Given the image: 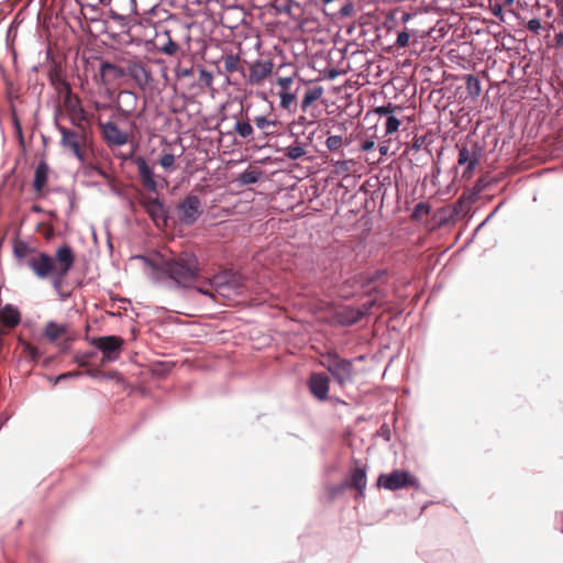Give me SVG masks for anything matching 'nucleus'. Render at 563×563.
Instances as JSON below:
<instances>
[{
	"label": "nucleus",
	"instance_id": "2",
	"mask_svg": "<svg viewBox=\"0 0 563 563\" xmlns=\"http://www.w3.org/2000/svg\"><path fill=\"white\" fill-rule=\"evenodd\" d=\"M152 268V277L158 283H173L177 287L188 288L199 276V263L191 253H183L174 257L158 256L146 260Z\"/></svg>",
	"mask_w": 563,
	"mask_h": 563
},
{
	"label": "nucleus",
	"instance_id": "30",
	"mask_svg": "<svg viewBox=\"0 0 563 563\" xmlns=\"http://www.w3.org/2000/svg\"><path fill=\"white\" fill-rule=\"evenodd\" d=\"M234 131L241 136V137H250L253 134V128L250 124L249 120L246 121H236L234 125Z\"/></svg>",
	"mask_w": 563,
	"mask_h": 563
},
{
	"label": "nucleus",
	"instance_id": "62",
	"mask_svg": "<svg viewBox=\"0 0 563 563\" xmlns=\"http://www.w3.org/2000/svg\"><path fill=\"white\" fill-rule=\"evenodd\" d=\"M558 2L563 3V0H558Z\"/></svg>",
	"mask_w": 563,
	"mask_h": 563
},
{
	"label": "nucleus",
	"instance_id": "39",
	"mask_svg": "<svg viewBox=\"0 0 563 563\" xmlns=\"http://www.w3.org/2000/svg\"><path fill=\"white\" fill-rule=\"evenodd\" d=\"M478 164L479 162H475V159H473V163L471 162V164H465L466 167L462 173V179L470 180L473 177L474 170L478 166Z\"/></svg>",
	"mask_w": 563,
	"mask_h": 563
},
{
	"label": "nucleus",
	"instance_id": "44",
	"mask_svg": "<svg viewBox=\"0 0 563 563\" xmlns=\"http://www.w3.org/2000/svg\"><path fill=\"white\" fill-rule=\"evenodd\" d=\"M410 35L408 32H400L396 40V45L399 47H406L409 44Z\"/></svg>",
	"mask_w": 563,
	"mask_h": 563
},
{
	"label": "nucleus",
	"instance_id": "61",
	"mask_svg": "<svg viewBox=\"0 0 563 563\" xmlns=\"http://www.w3.org/2000/svg\"><path fill=\"white\" fill-rule=\"evenodd\" d=\"M87 354L89 355V360H90L91 357H93V356H95V353H93V352H91V353H87Z\"/></svg>",
	"mask_w": 563,
	"mask_h": 563
},
{
	"label": "nucleus",
	"instance_id": "29",
	"mask_svg": "<svg viewBox=\"0 0 563 563\" xmlns=\"http://www.w3.org/2000/svg\"><path fill=\"white\" fill-rule=\"evenodd\" d=\"M285 156L289 159H299L306 155L305 148L300 144H294L284 150Z\"/></svg>",
	"mask_w": 563,
	"mask_h": 563
},
{
	"label": "nucleus",
	"instance_id": "37",
	"mask_svg": "<svg viewBox=\"0 0 563 563\" xmlns=\"http://www.w3.org/2000/svg\"><path fill=\"white\" fill-rule=\"evenodd\" d=\"M175 155L172 154V153H165L161 158H159V165L165 168V169H169V168H173L174 165H175Z\"/></svg>",
	"mask_w": 563,
	"mask_h": 563
},
{
	"label": "nucleus",
	"instance_id": "41",
	"mask_svg": "<svg viewBox=\"0 0 563 563\" xmlns=\"http://www.w3.org/2000/svg\"><path fill=\"white\" fill-rule=\"evenodd\" d=\"M349 488L347 485H345V482H343L340 485L332 486L329 488V495L331 499H334L336 496L344 493V490Z\"/></svg>",
	"mask_w": 563,
	"mask_h": 563
},
{
	"label": "nucleus",
	"instance_id": "35",
	"mask_svg": "<svg viewBox=\"0 0 563 563\" xmlns=\"http://www.w3.org/2000/svg\"><path fill=\"white\" fill-rule=\"evenodd\" d=\"M254 123L255 125L260 129V130H263V131H267V129L269 126H275L276 125V121L274 120H269L267 119L266 117L264 115H258L254 119ZM266 134H268L267 132H265Z\"/></svg>",
	"mask_w": 563,
	"mask_h": 563
},
{
	"label": "nucleus",
	"instance_id": "10",
	"mask_svg": "<svg viewBox=\"0 0 563 563\" xmlns=\"http://www.w3.org/2000/svg\"><path fill=\"white\" fill-rule=\"evenodd\" d=\"M139 201L156 227H165L167 224V211L161 199L141 194Z\"/></svg>",
	"mask_w": 563,
	"mask_h": 563
},
{
	"label": "nucleus",
	"instance_id": "36",
	"mask_svg": "<svg viewBox=\"0 0 563 563\" xmlns=\"http://www.w3.org/2000/svg\"><path fill=\"white\" fill-rule=\"evenodd\" d=\"M429 213H430V206L424 202H420L415 207L413 212H412V218L420 219L421 217L427 216Z\"/></svg>",
	"mask_w": 563,
	"mask_h": 563
},
{
	"label": "nucleus",
	"instance_id": "8",
	"mask_svg": "<svg viewBox=\"0 0 563 563\" xmlns=\"http://www.w3.org/2000/svg\"><path fill=\"white\" fill-rule=\"evenodd\" d=\"M377 486L388 490H398L408 487H418V479L408 471L394 470L389 474H380L377 478Z\"/></svg>",
	"mask_w": 563,
	"mask_h": 563
},
{
	"label": "nucleus",
	"instance_id": "17",
	"mask_svg": "<svg viewBox=\"0 0 563 563\" xmlns=\"http://www.w3.org/2000/svg\"><path fill=\"white\" fill-rule=\"evenodd\" d=\"M156 47L168 56H174L179 51V45L172 37V32L169 30H163L156 33L155 36Z\"/></svg>",
	"mask_w": 563,
	"mask_h": 563
},
{
	"label": "nucleus",
	"instance_id": "42",
	"mask_svg": "<svg viewBox=\"0 0 563 563\" xmlns=\"http://www.w3.org/2000/svg\"><path fill=\"white\" fill-rule=\"evenodd\" d=\"M338 173H349L351 170V161H338L334 163Z\"/></svg>",
	"mask_w": 563,
	"mask_h": 563
},
{
	"label": "nucleus",
	"instance_id": "24",
	"mask_svg": "<svg viewBox=\"0 0 563 563\" xmlns=\"http://www.w3.org/2000/svg\"><path fill=\"white\" fill-rule=\"evenodd\" d=\"M324 92L323 87L316 86L306 91L301 100V110L305 112L317 100H319Z\"/></svg>",
	"mask_w": 563,
	"mask_h": 563
},
{
	"label": "nucleus",
	"instance_id": "59",
	"mask_svg": "<svg viewBox=\"0 0 563 563\" xmlns=\"http://www.w3.org/2000/svg\"><path fill=\"white\" fill-rule=\"evenodd\" d=\"M91 2L89 3V5H96L98 3H103L104 0H90Z\"/></svg>",
	"mask_w": 563,
	"mask_h": 563
},
{
	"label": "nucleus",
	"instance_id": "1",
	"mask_svg": "<svg viewBox=\"0 0 563 563\" xmlns=\"http://www.w3.org/2000/svg\"><path fill=\"white\" fill-rule=\"evenodd\" d=\"M18 258H25L27 267L40 279H51L55 287H59L73 268L76 256L70 245L59 246L54 256L45 252L32 254V250L24 242H16L13 246Z\"/></svg>",
	"mask_w": 563,
	"mask_h": 563
},
{
	"label": "nucleus",
	"instance_id": "27",
	"mask_svg": "<svg viewBox=\"0 0 563 563\" xmlns=\"http://www.w3.org/2000/svg\"><path fill=\"white\" fill-rule=\"evenodd\" d=\"M465 85H466V90H467V93L472 97V98H476L481 95V91H482V88H481V82L478 80V78L474 75H466L465 77Z\"/></svg>",
	"mask_w": 563,
	"mask_h": 563
},
{
	"label": "nucleus",
	"instance_id": "49",
	"mask_svg": "<svg viewBox=\"0 0 563 563\" xmlns=\"http://www.w3.org/2000/svg\"><path fill=\"white\" fill-rule=\"evenodd\" d=\"M79 376H81V372H79V371L63 373V374H60L59 376L56 377L55 383H58V382H60L63 379L73 378V377H79Z\"/></svg>",
	"mask_w": 563,
	"mask_h": 563
},
{
	"label": "nucleus",
	"instance_id": "45",
	"mask_svg": "<svg viewBox=\"0 0 563 563\" xmlns=\"http://www.w3.org/2000/svg\"><path fill=\"white\" fill-rule=\"evenodd\" d=\"M487 185L488 183L486 181L485 178L477 179L472 189L473 195L477 196L478 194H481L487 187Z\"/></svg>",
	"mask_w": 563,
	"mask_h": 563
},
{
	"label": "nucleus",
	"instance_id": "15",
	"mask_svg": "<svg viewBox=\"0 0 563 563\" xmlns=\"http://www.w3.org/2000/svg\"><path fill=\"white\" fill-rule=\"evenodd\" d=\"M125 74H128L142 89L147 87L152 81V74L142 62H130Z\"/></svg>",
	"mask_w": 563,
	"mask_h": 563
},
{
	"label": "nucleus",
	"instance_id": "14",
	"mask_svg": "<svg viewBox=\"0 0 563 563\" xmlns=\"http://www.w3.org/2000/svg\"><path fill=\"white\" fill-rule=\"evenodd\" d=\"M308 387L314 398L325 401L329 395L330 379L323 373H312L308 380Z\"/></svg>",
	"mask_w": 563,
	"mask_h": 563
},
{
	"label": "nucleus",
	"instance_id": "34",
	"mask_svg": "<svg viewBox=\"0 0 563 563\" xmlns=\"http://www.w3.org/2000/svg\"><path fill=\"white\" fill-rule=\"evenodd\" d=\"M22 345H23V352L32 360V361H37L40 357H41V353L38 351V349L36 346H34L33 344L29 343V342H25L23 341L22 342Z\"/></svg>",
	"mask_w": 563,
	"mask_h": 563
},
{
	"label": "nucleus",
	"instance_id": "55",
	"mask_svg": "<svg viewBox=\"0 0 563 563\" xmlns=\"http://www.w3.org/2000/svg\"><path fill=\"white\" fill-rule=\"evenodd\" d=\"M379 152H380V155H383V156L386 155L387 152H388V146L387 145H382L379 147Z\"/></svg>",
	"mask_w": 563,
	"mask_h": 563
},
{
	"label": "nucleus",
	"instance_id": "5",
	"mask_svg": "<svg viewBox=\"0 0 563 563\" xmlns=\"http://www.w3.org/2000/svg\"><path fill=\"white\" fill-rule=\"evenodd\" d=\"M208 284L222 297L239 294L244 287L243 276L231 269H223L208 279Z\"/></svg>",
	"mask_w": 563,
	"mask_h": 563
},
{
	"label": "nucleus",
	"instance_id": "48",
	"mask_svg": "<svg viewBox=\"0 0 563 563\" xmlns=\"http://www.w3.org/2000/svg\"><path fill=\"white\" fill-rule=\"evenodd\" d=\"M490 11L494 16L498 18L500 21H504L503 7L499 3L490 4Z\"/></svg>",
	"mask_w": 563,
	"mask_h": 563
},
{
	"label": "nucleus",
	"instance_id": "20",
	"mask_svg": "<svg viewBox=\"0 0 563 563\" xmlns=\"http://www.w3.org/2000/svg\"><path fill=\"white\" fill-rule=\"evenodd\" d=\"M459 156H457V164L459 165H465L473 163V159L475 162H481L482 158V151L481 147L476 143H471L470 145H461L459 146Z\"/></svg>",
	"mask_w": 563,
	"mask_h": 563
},
{
	"label": "nucleus",
	"instance_id": "19",
	"mask_svg": "<svg viewBox=\"0 0 563 563\" xmlns=\"http://www.w3.org/2000/svg\"><path fill=\"white\" fill-rule=\"evenodd\" d=\"M137 100V96L134 92L123 90L118 95V110L124 118H128L135 111Z\"/></svg>",
	"mask_w": 563,
	"mask_h": 563
},
{
	"label": "nucleus",
	"instance_id": "28",
	"mask_svg": "<svg viewBox=\"0 0 563 563\" xmlns=\"http://www.w3.org/2000/svg\"><path fill=\"white\" fill-rule=\"evenodd\" d=\"M240 62H241V59H240L239 55L228 54V55L223 56L222 63H223V68L225 70V73L233 74V73L238 71Z\"/></svg>",
	"mask_w": 563,
	"mask_h": 563
},
{
	"label": "nucleus",
	"instance_id": "18",
	"mask_svg": "<svg viewBox=\"0 0 563 563\" xmlns=\"http://www.w3.org/2000/svg\"><path fill=\"white\" fill-rule=\"evenodd\" d=\"M272 62L257 60L250 68V82L252 85H260L272 75Z\"/></svg>",
	"mask_w": 563,
	"mask_h": 563
},
{
	"label": "nucleus",
	"instance_id": "12",
	"mask_svg": "<svg viewBox=\"0 0 563 563\" xmlns=\"http://www.w3.org/2000/svg\"><path fill=\"white\" fill-rule=\"evenodd\" d=\"M177 211L181 223L191 225L202 212L200 198L195 195H188L177 206Z\"/></svg>",
	"mask_w": 563,
	"mask_h": 563
},
{
	"label": "nucleus",
	"instance_id": "3",
	"mask_svg": "<svg viewBox=\"0 0 563 563\" xmlns=\"http://www.w3.org/2000/svg\"><path fill=\"white\" fill-rule=\"evenodd\" d=\"M63 84L62 111L75 128L90 125L92 114L85 110L81 99L73 93L70 84Z\"/></svg>",
	"mask_w": 563,
	"mask_h": 563
},
{
	"label": "nucleus",
	"instance_id": "57",
	"mask_svg": "<svg viewBox=\"0 0 563 563\" xmlns=\"http://www.w3.org/2000/svg\"><path fill=\"white\" fill-rule=\"evenodd\" d=\"M555 40H556L558 44H562L563 43V34L562 33L556 34Z\"/></svg>",
	"mask_w": 563,
	"mask_h": 563
},
{
	"label": "nucleus",
	"instance_id": "56",
	"mask_svg": "<svg viewBox=\"0 0 563 563\" xmlns=\"http://www.w3.org/2000/svg\"><path fill=\"white\" fill-rule=\"evenodd\" d=\"M197 290L203 295H207V296H210L212 297L213 295L208 290V289H203V288H197Z\"/></svg>",
	"mask_w": 563,
	"mask_h": 563
},
{
	"label": "nucleus",
	"instance_id": "13",
	"mask_svg": "<svg viewBox=\"0 0 563 563\" xmlns=\"http://www.w3.org/2000/svg\"><path fill=\"white\" fill-rule=\"evenodd\" d=\"M108 4L110 18L122 25L136 12L135 0H109Z\"/></svg>",
	"mask_w": 563,
	"mask_h": 563
},
{
	"label": "nucleus",
	"instance_id": "25",
	"mask_svg": "<svg viewBox=\"0 0 563 563\" xmlns=\"http://www.w3.org/2000/svg\"><path fill=\"white\" fill-rule=\"evenodd\" d=\"M101 77H111L112 79L121 78L125 75V71L119 66L104 62L100 67Z\"/></svg>",
	"mask_w": 563,
	"mask_h": 563
},
{
	"label": "nucleus",
	"instance_id": "11",
	"mask_svg": "<svg viewBox=\"0 0 563 563\" xmlns=\"http://www.w3.org/2000/svg\"><path fill=\"white\" fill-rule=\"evenodd\" d=\"M137 168L139 177L142 186L150 192H157L159 188H163V184L166 183L165 178H162L154 174L153 168L147 164L146 159L142 156H137L134 159Z\"/></svg>",
	"mask_w": 563,
	"mask_h": 563
},
{
	"label": "nucleus",
	"instance_id": "32",
	"mask_svg": "<svg viewBox=\"0 0 563 563\" xmlns=\"http://www.w3.org/2000/svg\"><path fill=\"white\" fill-rule=\"evenodd\" d=\"M343 144L344 141L341 135H331L325 141V146L331 152L339 151Z\"/></svg>",
	"mask_w": 563,
	"mask_h": 563
},
{
	"label": "nucleus",
	"instance_id": "58",
	"mask_svg": "<svg viewBox=\"0 0 563 563\" xmlns=\"http://www.w3.org/2000/svg\"><path fill=\"white\" fill-rule=\"evenodd\" d=\"M86 373H87L89 376H91V377H96V376H97V374H98V371H90V369H88Z\"/></svg>",
	"mask_w": 563,
	"mask_h": 563
},
{
	"label": "nucleus",
	"instance_id": "33",
	"mask_svg": "<svg viewBox=\"0 0 563 563\" xmlns=\"http://www.w3.org/2000/svg\"><path fill=\"white\" fill-rule=\"evenodd\" d=\"M280 107L285 110H290L291 104L295 102L296 96L289 91L279 92Z\"/></svg>",
	"mask_w": 563,
	"mask_h": 563
},
{
	"label": "nucleus",
	"instance_id": "9",
	"mask_svg": "<svg viewBox=\"0 0 563 563\" xmlns=\"http://www.w3.org/2000/svg\"><path fill=\"white\" fill-rule=\"evenodd\" d=\"M97 123L100 129L101 136L108 146L120 147L129 142V133L118 126L114 118H111L107 122H102L101 119L98 118Z\"/></svg>",
	"mask_w": 563,
	"mask_h": 563
},
{
	"label": "nucleus",
	"instance_id": "46",
	"mask_svg": "<svg viewBox=\"0 0 563 563\" xmlns=\"http://www.w3.org/2000/svg\"><path fill=\"white\" fill-rule=\"evenodd\" d=\"M541 22L539 19H531L528 23H527V29L534 33V34H539L540 30H541Z\"/></svg>",
	"mask_w": 563,
	"mask_h": 563
},
{
	"label": "nucleus",
	"instance_id": "53",
	"mask_svg": "<svg viewBox=\"0 0 563 563\" xmlns=\"http://www.w3.org/2000/svg\"><path fill=\"white\" fill-rule=\"evenodd\" d=\"M424 143V137L420 136H415L413 141H412V147L416 148V150H419Z\"/></svg>",
	"mask_w": 563,
	"mask_h": 563
},
{
	"label": "nucleus",
	"instance_id": "47",
	"mask_svg": "<svg viewBox=\"0 0 563 563\" xmlns=\"http://www.w3.org/2000/svg\"><path fill=\"white\" fill-rule=\"evenodd\" d=\"M292 84L291 77H279L277 79V85L283 89V91H288Z\"/></svg>",
	"mask_w": 563,
	"mask_h": 563
},
{
	"label": "nucleus",
	"instance_id": "50",
	"mask_svg": "<svg viewBox=\"0 0 563 563\" xmlns=\"http://www.w3.org/2000/svg\"><path fill=\"white\" fill-rule=\"evenodd\" d=\"M375 303H376V300H375V299H369V300H367L366 302H364V303L362 305V307H360V308L362 309V311H364V316H365L366 313H368V311H369V310L375 306Z\"/></svg>",
	"mask_w": 563,
	"mask_h": 563
},
{
	"label": "nucleus",
	"instance_id": "26",
	"mask_svg": "<svg viewBox=\"0 0 563 563\" xmlns=\"http://www.w3.org/2000/svg\"><path fill=\"white\" fill-rule=\"evenodd\" d=\"M262 170L255 168V169H246L245 172L241 173L238 177V181L241 185H252L260 180L262 176Z\"/></svg>",
	"mask_w": 563,
	"mask_h": 563
},
{
	"label": "nucleus",
	"instance_id": "43",
	"mask_svg": "<svg viewBox=\"0 0 563 563\" xmlns=\"http://www.w3.org/2000/svg\"><path fill=\"white\" fill-rule=\"evenodd\" d=\"M74 361L78 364L80 367H88L89 366V355L85 353H77L74 357Z\"/></svg>",
	"mask_w": 563,
	"mask_h": 563
},
{
	"label": "nucleus",
	"instance_id": "22",
	"mask_svg": "<svg viewBox=\"0 0 563 563\" xmlns=\"http://www.w3.org/2000/svg\"><path fill=\"white\" fill-rule=\"evenodd\" d=\"M0 322L9 328L13 329L21 322L20 311L11 305H7L0 309Z\"/></svg>",
	"mask_w": 563,
	"mask_h": 563
},
{
	"label": "nucleus",
	"instance_id": "6",
	"mask_svg": "<svg viewBox=\"0 0 563 563\" xmlns=\"http://www.w3.org/2000/svg\"><path fill=\"white\" fill-rule=\"evenodd\" d=\"M88 128L89 125H84L82 128L70 130L63 125H58V131L62 135V145L71 151L80 162H84L86 158L85 146L87 144Z\"/></svg>",
	"mask_w": 563,
	"mask_h": 563
},
{
	"label": "nucleus",
	"instance_id": "52",
	"mask_svg": "<svg viewBox=\"0 0 563 563\" xmlns=\"http://www.w3.org/2000/svg\"><path fill=\"white\" fill-rule=\"evenodd\" d=\"M393 111H394V108H393L391 104L378 107L376 109V112L379 113V114H388V113H391Z\"/></svg>",
	"mask_w": 563,
	"mask_h": 563
},
{
	"label": "nucleus",
	"instance_id": "54",
	"mask_svg": "<svg viewBox=\"0 0 563 563\" xmlns=\"http://www.w3.org/2000/svg\"><path fill=\"white\" fill-rule=\"evenodd\" d=\"M13 124L16 129L18 134L20 135V137H22V128H21L18 117L14 113H13Z\"/></svg>",
	"mask_w": 563,
	"mask_h": 563
},
{
	"label": "nucleus",
	"instance_id": "23",
	"mask_svg": "<svg viewBox=\"0 0 563 563\" xmlns=\"http://www.w3.org/2000/svg\"><path fill=\"white\" fill-rule=\"evenodd\" d=\"M68 329L65 324H58L54 321H48L43 329V335L47 341L55 342L57 339L65 335Z\"/></svg>",
	"mask_w": 563,
	"mask_h": 563
},
{
	"label": "nucleus",
	"instance_id": "21",
	"mask_svg": "<svg viewBox=\"0 0 563 563\" xmlns=\"http://www.w3.org/2000/svg\"><path fill=\"white\" fill-rule=\"evenodd\" d=\"M49 167L46 162L42 161L35 168L33 189L36 195H43L48 179Z\"/></svg>",
	"mask_w": 563,
	"mask_h": 563
},
{
	"label": "nucleus",
	"instance_id": "51",
	"mask_svg": "<svg viewBox=\"0 0 563 563\" xmlns=\"http://www.w3.org/2000/svg\"><path fill=\"white\" fill-rule=\"evenodd\" d=\"M374 147H375V141L374 140H365L362 143V145H361V148L364 152H368V151L373 150Z\"/></svg>",
	"mask_w": 563,
	"mask_h": 563
},
{
	"label": "nucleus",
	"instance_id": "4",
	"mask_svg": "<svg viewBox=\"0 0 563 563\" xmlns=\"http://www.w3.org/2000/svg\"><path fill=\"white\" fill-rule=\"evenodd\" d=\"M320 365L328 369L340 387H344L353 380L354 368L352 361L341 357L335 351L322 354Z\"/></svg>",
	"mask_w": 563,
	"mask_h": 563
},
{
	"label": "nucleus",
	"instance_id": "7",
	"mask_svg": "<svg viewBox=\"0 0 563 563\" xmlns=\"http://www.w3.org/2000/svg\"><path fill=\"white\" fill-rule=\"evenodd\" d=\"M89 342L102 353V364L117 361L124 344V340L118 335L91 338Z\"/></svg>",
	"mask_w": 563,
	"mask_h": 563
},
{
	"label": "nucleus",
	"instance_id": "31",
	"mask_svg": "<svg viewBox=\"0 0 563 563\" xmlns=\"http://www.w3.org/2000/svg\"><path fill=\"white\" fill-rule=\"evenodd\" d=\"M345 321L347 323H356L358 322L363 317H364V311H362V309L358 307V308H346L345 309Z\"/></svg>",
	"mask_w": 563,
	"mask_h": 563
},
{
	"label": "nucleus",
	"instance_id": "38",
	"mask_svg": "<svg viewBox=\"0 0 563 563\" xmlns=\"http://www.w3.org/2000/svg\"><path fill=\"white\" fill-rule=\"evenodd\" d=\"M51 81H52V85L57 90V92L59 93L60 98L63 99L64 89H63V84L62 82H64V84H69V82L67 80H65L64 78H62L60 76H58V75L52 76L51 77Z\"/></svg>",
	"mask_w": 563,
	"mask_h": 563
},
{
	"label": "nucleus",
	"instance_id": "16",
	"mask_svg": "<svg viewBox=\"0 0 563 563\" xmlns=\"http://www.w3.org/2000/svg\"><path fill=\"white\" fill-rule=\"evenodd\" d=\"M367 478H366V468L362 466H356L350 471L347 479L345 481V485L349 488H353L357 490V495L360 497H364L366 489Z\"/></svg>",
	"mask_w": 563,
	"mask_h": 563
},
{
	"label": "nucleus",
	"instance_id": "60",
	"mask_svg": "<svg viewBox=\"0 0 563 563\" xmlns=\"http://www.w3.org/2000/svg\"><path fill=\"white\" fill-rule=\"evenodd\" d=\"M515 2V0H504V3L506 5H511Z\"/></svg>",
	"mask_w": 563,
	"mask_h": 563
},
{
	"label": "nucleus",
	"instance_id": "40",
	"mask_svg": "<svg viewBox=\"0 0 563 563\" xmlns=\"http://www.w3.org/2000/svg\"><path fill=\"white\" fill-rule=\"evenodd\" d=\"M400 121L395 117H389L386 121V134H393L398 130Z\"/></svg>",
	"mask_w": 563,
	"mask_h": 563
}]
</instances>
